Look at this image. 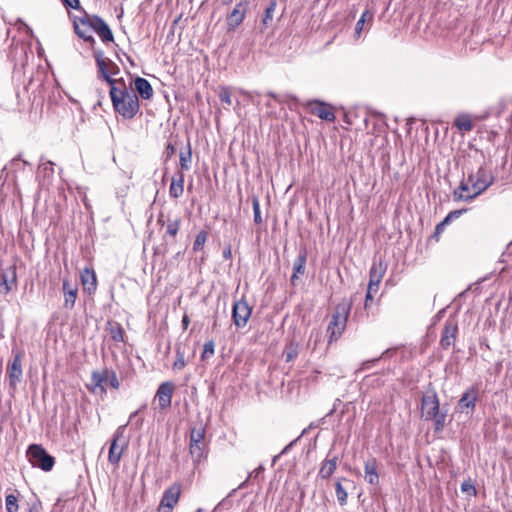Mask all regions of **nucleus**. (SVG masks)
Here are the masks:
<instances>
[{
    "label": "nucleus",
    "instance_id": "obj_28",
    "mask_svg": "<svg viewBox=\"0 0 512 512\" xmlns=\"http://www.w3.org/2000/svg\"><path fill=\"white\" fill-rule=\"evenodd\" d=\"M184 191V174L179 172L177 176L172 178L171 185L169 188V195L172 198H179Z\"/></svg>",
    "mask_w": 512,
    "mask_h": 512
},
{
    "label": "nucleus",
    "instance_id": "obj_64",
    "mask_svg": "<svg viewBox=\"0 0 512 512\" xmlns=\"http://www.w3.org/2000/svg\"><path fill=\"white\" fill-rule=\"evenodd\" d=\"M223 5H228L232 2V0H221Z\"/></svg>",
    "mask_w": 512,
    "mask_h": 512
},
{
    "label": "nucleus",
    "instance_id": "obj_62",
    "mask_svg": "<svg viewBox=\"0 0 512 512\" xmlns=\"http://www.w3.org/2000/svg\"><path fill=\"white\" fill-rule=\"evenodd\" d=\"M181 323H182L183 329L186 330L190 324V319H189L188 315L185 314L183 316Z\"/></svg>",
    "mask_w": 512,
    "mask_h": 512
},
{
    "label": "nucleus",
    "instance_id": "obj_5",
    "mask_svg": "<svg viewBox=\"0 0 512 512\" xmlns=\"http://www.w3.org/2000/svg\"><path fill=\"white\" fill-rule=\"evenodd\" d=\"M456 163L461 168L463 176H469L480 166L486 165L485 155L481 150L469 148L461 152Z\"/></svg>",
    "mask_w": 512,
    "mask_h": 512
},
{
    "label": "nucleus",
    "instance_id": "obj_38",
    "mask_svg": "<svg viewBox=\"0 0 512 512\" xmlns=\"http://www.w3.org/2000/svg\"><path fill=\"white\" fill-rule=\"evenodd\" d=\"M283 355L286 362H291L298 356V345L290 342L286 345Z\"/></svg>",
    "mask_w": 512,
    "mask_h": 512
},
{
    "label": "nucleus",
    "instance_id": "obj_24",
    "mask_svg": "<svg viewBox=\"0 0 512 512\" xmlns=\"http://www.w3.org/2000/svg\"><path fill=\"white\" fill-rule=\"evenodd\" d=\"M373 19H374V13L372 11H370L369 9H366L361 17L359 18V20L357 21L356 25H355V29H354V38L355 39H359L362 35V32H364L365 30H368L372 23H373Z\"/></svg>",
    "mask_w": 512,
    "mask_h": 512
},
{
    "label": "nucleus",
    "instance_id": "obj_58",
    "mask_svg": "<svg viewBox=\"0 0 512 512\" xmlns=\"http://www.w3.org/2000/svg\"><path fill=\"white\" fill-rule=\"evenodd\" d=\"M178 230H179V226H167V233L171 237H174L178 233Z\"/></svg>",
    "mask_w": 512,
    "mask_h": 512
},
{
    "label": "nucleus",
    "instance_id": "obj_32",
    "mask_svg": "<svg viewBox=\"0 0 512 512\" xmlns=\"http://www.w3.org/2000/svg\"><path fill=\"white\" fill-rule=\"evenodd\" d=\"M454 126L460 131L469 132L473 129V122L469 115L461 114L455 118Z\"/></svg>",
    "mask_w": 512,
    "mask_h": 512
},
{
    "label": "nucleus",
    "instance_id": "obj_33",
    "mask_svg": "<svg viewBox=\"0 0 512 512\" xmlns=\"http://www.w3.org/2000/svg\"><path fill=\"white\" fill-rule=\"evenodd\" d=\"M205 443H189V453L195 464H199L204 456Z\"/></svg>",
    "mask_w": 512,
    "mask_h": 512
},
{
    "label": "nucleus",
    "instance_id": "obj_46",
    "mask_svg": "<svg viewBox=\"0 0 512 512\" xmlns=\"http://www.w3.org/2000/svg\"><path fill=\"white\" fill-rule=\"evenodd\" d=\"M214 352H215L214 342L212 340L205 342V344L203 346L202 355H201L202 360L210 358L211 356L214 355Z\"/></svg>",
    "mask_w": 512,
    "mask_h": 512
},
{
    "label": "nucleus",
    "instance_id": "obj_34",
    "mask_svg": "<svg viewBox=\"0 0 512 512\" xmlns=\"http://www.w3.org/2000/svg\"><path fill=\"white\" fill-rule=\"evenodd\" d=\"M206 428L200 423L190 431V443H205Z\"/></svg>",
    "mask_w": 512,
    "mask_h": 512
},
{
    "label": "nucleus",
    "instance_id": "obj_21",
    "mask_svg": "<svg viewBox=\"0 0 512 512\" xmlns=\"http://www.w3.org/2000/svg\"><path fill=\"white\" fill-rule=\"evenodd\" d=\"M77 293V285L70 283L68 279H63L64 307L66 309H73L77 299Z\"/></svg>",
    "mask_w": 512,
    "mask_h": 512
},
{
    "label": "nucleus",
    "instance_id": "obj_53",
    "mask_svg": "<svg viewBox=\"0 0 512 512\" xmlns=\"http://www.w3.org/2000/svg\"><path fill=\"white\" fill-rule=\"evenodd\" d=\"M446 226H435L434 233L429 237L428 243L430 244L432 241L438 242L440 235L444 232Z\"/></svg>",
    "mask_w": 512,
    "mask_h": 512
},
{
    "label": "nucleus",
    "instance_id": "obj_55",
    "mask_svg": "<svg viewBox=\"0 0 512 512\" xmlns=\"http://www.w3.org/2000/svg\"><path fill=\"white\" fill-rule=\"evenodd\" d=\"M378 290H379V283L369 281L368 287H367V293L374 296L378 292Z\"/></svg>",
    "mask_w": 512,
    "mask_h": 512
},
{
    "label": "nucleus",
    "instance_id": "obj_19",
    "mask_svg": "<svg viewBox=\"0 0 512 512\" xmlns=\"http://www.w3.org/2000/svg\"><path fill=\"white\" fill-rule=\"evenodd\" d=\"M174 388L175 386L171 381H166L159 385L155 398L158 400L161 409L170 407Z\"/></svg>",
    "mask_w": 512,
    "mask_h": 512
},
{
    "label": "nucleus",
    "instance_id": "obj_44",
    "mask_svg": "<svg viewBox=\"0 0 512 512\" xmlns=\"http://www.w3.org/2000/svg\"><path fill=\"white\" fill-rule=\"evenodd\" d=\"M218 97L220 101L228 106L232 104L231 100V91L229 87L223 86L220 87Z\"/></svg>",
    "mask_w": 512,
    "mask_h": 512
},
{
    "label": "nucleus",
    "instance_id": "obj_26",
    "mask_svg": "<svg viewBox=\"0 0 512 512\" xmlns=\"http://www.w3.org/2000/svg\"><path fill=\"white\" fill-rule=\"evenodd\" d=\"M365 480L371 485L379 484V474L377 471V460L375 458L368 459L364 464Z\"/></svg>",
    "mask_w": 512,
    "mask_h": 512
},
{
    "label": "nucleus",
    "instance_id": "obj_41",
    "mask_svg": "<svg viewBox=\"0 0 512 512\" xmlns=\"http://www.w3.org/2000/svg\"><path fill=\"white\" fill-rule=\"evenodd\" d=\"M263 472H264V467L262 465H259L257 468H255L252 472L249 473V475L247 476V478L245 479L244 482H242L238 487L237 489H243L244 487H246L248 481L250 479H258L260 477H262L263 475Z\"/></svg>",
    "mask_w": 512,
    "mask_h": 512
},
{
    "label": "nucleus",
    "instance_id": "obj_20",
    "mask_svg": "<svg viewBox=\"0 0 512 512\" xmlns=\"http://www.w3.org/2000/svg\"><path fill=\"white\" fill-rule=\"evenodd\" d=\"M90 20L91 16H85L79 20H74L73 26L74 31L79 38H82L86 42L94 43L95 40L91 34V31H93L92 27L88 24H83V22Z\"/></svg>",
    "mask_w": 512,
    "mask_h": 512
},
{
    "label": "nucleus",
    "instance_id": "obj_10",
    "mask_svg": "<svg viewBox=\"0 0 512 512\" xmlns=\"http://www.w3.org/2000/svg\"><path fill=\"white\" fill-rule=\"evenodd\" d=\"M252 314V308L244 299L234 302L232 307V320L234 325L238 328H244Z\"/></svg>",
    "mask_w": 512,
    "mask_h": 512
},
{
    "label": "nucleus",
    "instance_id": "obj_37",
    "mask_svg": "<svg viewBox=\"0 0 512 512\" xmlns=\"http://www.w3.org/2000/svg\"><path fill=\"white\" fill-rule=\"evenodd\" d=\"M54 163L51 161L43 162V158L41 159V163L38 168V173L42 174L44 178H50L54 174Z\"/></svg>",
    "mask_w": 512,
    "mask_h": 512
},
{
    "label": "nucleus",
    "instance_id": "obj_40",
    "mask_svg": "<svg viewBox=\"0 0 512 512\" xmlns=\"http://www.w3.org/2000/svg\"><path fill=\"white\" fill-rule=\"evenodd\" d=\"M335 492L337 496V500L341 506H344L347 503L348 494L344 487L342 486L340 481H337L335 484Z\"/></svg>",
    "mask_w": 512,
    "mask_h": 512
},
{
    "label": "nucleus",
    "instance_id": "obj_52",
    "mask_svg": "<svg viewBox=\"0 0 512 512\" xmlns=\"http://www.w3.org/2000/svg\"><path fill=\"white\" fill-rule=\"evenodd\" d=\"M464 211L462 209L451 211L439 224H449V222L457 219Z\"/></svg>",
    "mask_w": 512,
    "mask_h": 512
},
{
    "label": "nucleus",
    "instance_id": "obj_39",
    "mask_svg": "<svg viewBox=\"0 0 512 512\" xmlns=\"http://www.w3.org/2000/svg\"><path fill=\"white\" fill-rule=\"evenodd\" d=\"M192 160V153L190 145H188V149L186 152H180V166L182 170H189L190 163Z\"/></svg>",
    "mask_w": 512,
    "mask_h": 512
},
{
    "label": "nucleus",
    "instance_id": "obj_8",
    "mask_svg": "<svg viewBox=\"0 0 512 512\" xmlns=\"http://www.w3.org/2000/svg\"><path fill=\"white\" fill-rule=\"evenodd\" d=\"M480 383L469 386L461 395L457 403V411L461 414L472 415L480 393Z\"/></svg>",
    "mask_w": 512,
    "mask_h": 512
},
{
    "label": "nucleus",
    "instance_id": "obj_17",
    "mask_svg": "<svg viewBox=\"0 0 512 512\" xmlns=\"http://www.w3.org/2000/svg\"><path fill=\"white\" fill-rule=\"evenodd\" d=\"M481 193L477 189H472V183L469 181V177L466 176L460 182V185L453 192V198L456 201H468L476 198Z\"/></svg>",
    "mask_w": 512,
    "mask_h": 512
},
{
    "label": "nucleus",
    "instance_id": "obj_43",
    "mask_svg": "<svg viewBox=\"0 0 512 512\" xmlns=\"http://www.w3.org/2000/svg\"><path fill=\"white\" fill-rule=\"evenodd\" d=\"M238 489L235 488V489H232L231 492L224 498L222 499L213 509L212 512H216L217 510H220L222 508L224 509H229L232 507V501L229 499Z\"/></svg>",
    "mask_w": 512,
    "mask_h": 512
},
{
    "label": "nucleus",
    "instance_id": "obj_12",
    "mask_svg": "<svg viewBox=\"0 0 512 512\" xmlns=\"http://www.w3.org/2000/svg\"><path fill=\"white\" fill-rule=\"evenodd\" d=\"M17 288V271L14 265L4 268L0 272V294L7 295Z\"/></svg>",
    "mask_w": 512,
    "mask_h": 512
},
{
    "label": "nucleus",
    "instance_id": "obj_14",
    "mask_svg": "<svg viewBox=\"0 0 512 512\" xmlns=\"http://www.w3.org/2000/svg\"><path fill=\"white\" fill-rule=\"evenodd\" d=\"M83 24H88L92 27L103 42H113L114 36L109 25L99 16L92 15L90 21H85Z\"/></svg>",
    "mask_w": 512,
    "mask_h": 512
},
{
    "label": "nucleus",
    "instance_id": "obj_25",
    "mask_svg": "<svg viewBox=\"0 0 512 512\" xmlns=\"http://www.w3.org/2000/svg\"><path fill=\"white\" fill-rule=\"evenodd\" d=\"M81 282L84 291H86L88 294L94 293L97 289V278L94 270L85 268L81 272Z\"/></svg>",
    "mask_w": 512,
    "mask_h": 512
},
{
    "label": "nucleus",
    "instance_id": "obj_13",
    "mask_svg": "<svg viewBox=\"0 0 512 512\" xmlns=\"http://www.w3.org/2000/svg\"><path fill=\"white\" fill-rule=\"evenodd\" d=\"M14 356L12 361L8 364L7 374L9 377V384L11 387H16L18 383L22 379L23 371H22V358L23 351L14 352Z\"/></svg>",
    "mask_w": 512,
    "mask_h": 512
},
{
    "label": "nucleus",
    "instance_id": "obj_22",
    "mask_svg": "<svg viewBox=\"0 0 512 512\" xmlns=\"http://www.w3.org/2000/svg\"><path fill=\"white\" fill-rule=\"evenodd\" d=\"M386 270L387 264L385 263V261L381 257H375L373 259V263L369 271V281H373L380 284L383 276L386 273Z\"/></svg>",
    "mask_w": 512,
    "mask_h": 512
},
{
    "label": "nucleus",
    "instance_id": "obj_29",
    "mask_svg": "<svg viewBox=\"0 0 512 512\" xmlns=\"http://www.w3.org/2000/svg\"><path fill=\"white\" fill-rule=\"evenodd\" d=\"M307 255L305 251H301L296 257L293 263V274L291 276V282L294 284L299 274H304L306 265Z\"/></svg>",
    "mask_w": 512,
    "mask_h": 512
},
{
    "label": "nucleus",
    "instance_id": "obj_48",
    "mask_svg": "<svg viewBox=\"0 0 512 512\" xmlns=\"http://www.w3.org/2000/svg\"><path fill=\"white\" fill-rule=\"evenodd\" d=\"M138 413V410L131 413L128 420V423L131 424V427L135 429H140L144 422V419L142 417H138Z\"/></svg>",
    "mask_w": 512,
    "mask_h": 512
},
{
    "label": "nucleus",
    "instance_id": "obj_60",
    "mask_svg": "<svg viewBox=\"0 0 512 512\" xmlns=\"http://www.w3.org/2000/svg\"><path fill=\"white\" fill-rule=\"evenodd\" d=\"M326 418L327 417L324 416V417L318 419L317 421L312 422L309 427L310 428H317V427L321 426L324 423Z\"/></svg>",
    "mask_w": 512,
    "mask_h": 512
},
{
    "label": "nucleus",
    "instance_id": "obj_30",
    "mask_svg": "<svg viewBox=\"0 0 512 512\" xmlns=\"http://www.w3.org/2000/svg\"><path fill=\"white\" fill-rule=\"evenodd\" d=\"M28 164L27 161L25 160H22L20 156H17V157H14L10 162L9 164H7L6 166L3 167L2 171H1V176L0 178H2L5 175V179L8 177L9 173L11 172H17L19 170H23L24 167Z\"/></svg>",
    "mask_w": 512,
    "mask_h": 512
},
{
    "label": "nucleus",
    "instance_id": "obj_54",
    "mask_svg": "<svg viewBox=\"0 0 512 512\" xmlns=\"http://www.w3.org/2000/svg\"><path fill=\"white\" fill-rule=\"evenodd\" d=\"M66 8L79 9L80 2L79 0H61Z\"/></svg>",
    "mask_w": 512,
    "mask_h": 512
},
{
    "label": "nucleus",
    "instance_id": "obj_47",
    "mask_svg": "<svg viewBox=\"0 0 512 512\" xmlns=\"http://www.w3.org/2000/svg\"><path fill=\"white\" fill-rule=\"evenodd\" d=\"M252 207L254 212V222L255 224H261L262 223V217L260 212V203L258 197L254 196L252 198Z\"/></svg>",
    "mask_w": 512,
    "mask_h": 512
},
{
    "label": "nucleus",
    "instance_id": "obj_1",
    "mask_svg": "<svg viewBox=\"0 0 512 512\" xmlns=\"http://www.w3.org/2000/svg\"><path fill=\"white\" fill-rule=\"evenodd\" d=\"M109 95L113 109L124 119H132L140 112L138 95L125 80L110 88Z\"/></svg>",
    "mask_w": 512,
    "mask_h": 512
},
{
    "label": "nucleus",
    "instance_id": "obj_7",
    "mask_svg": "<svg viewBox=\"0 0 512 512\" xmlns=\"http://www.w3.org/2000/svg\"><path fill=\"white\" fill-rule=\"evenodd\" d=\"M127 424L120 425L113 434V438L110 444L108 461L112 465H118L124 449L127 447V440H125L124 434Z\"/></svg>",
    "mask_w": 512,
    "mask_h": 512
},
{
    "label": "nucleus",
    "instance_id": "obj_3",
    "mask_svg": "<svg viewBox=\"0 0 512 512\" xmlns=\"http://www.w3.org/2000/svg\"><path fill=\"white\" fill-rule=\"evenodd\" d=\"M352 307V301L343 299L339 302L332 314L331 320L327 327V334L329 337V343L337 340L346 328L347 319L350 314Z\"/></svg>",
    "mask_w": 512,
    "mask_h": 512
},
{
    "label": "nucleus",
    "instance_id": "obj_27",
    "mask_svg": "<svg viewBox=\"0 0 512 512\" xmlns=\"http://www.w3.org/2000/svg\"><path fill=\"white\" fill-rule=\"evenodd\" d=\"M328 456H330V454H328ZM337 461V456H333L332 458L327 457L321 464L318 473L319 477H321L322 479H327L331 477L337 468Z\"/></svg>",
    "mask_w": 512,
    "mask_h": 512
},
{
    "label": "nucleus",
    "instance_id": "obj_16",
    "mask_svg": "<svg viewBox=\"0 0 512 512\" xmlns=\"http://www.w3.org/2000/svg\"><path fill=\"white\" fill-rule=\"evenodd\" d=\"M458 332V324L455 319H447L441 334L440 345L443 349H449L454 345Z\"/></svg>",
    "mask_w": 512,
    "mask_h": 512
},
{
    "label": "nucleus",
    "instance_id": "obj_35",
    "mask_svg": "<svg viewBox=\"0 0 512 512\" xmlns=\"http://www.w3.org/2000/svg\"><path fill=\"white\" fill-rule=\"evenodd\" d=\"M109 334L113 341L115 342H123L124 341V330L120 323L118 322H109Z\"/></svg>",
    "mask_w": 512,
    "mask_h": 512
},
{
    "label": "nucleus",
    "instance_id": "obj_9",
    "mask_svg": "<svg viewBox=\"0 0 512 512\" xmlns=\"http://www.w3.org/2000/svg\"><path fill=\"white\" fill-rule=\"evenodd\" d=\"M468 177L469 181L472 183V189H477L480 193H483L489 188L495 180L492 172L487 169L485 165L480 166Z\"/></svg>",
    "mask_w": 512,
    "mask_h": 512
},
{
    "label": "nucleus",
    "instance_id": "obj_56",
    "mask_svg": "<svg viewBox=\"0 0 512 512\" xmlns=\"http://www.w3.org/2000/svg\"><path fill=\"white\" fill-rule=\"evenodd\" d=\"M388 353V350H386L385 352L382 353V355L378 358H375L373 360H367L365 362L362 363V369L365 370V369H368L370 368V365L379 361L384 355H386Z\"/></svg>",
    "mask_w": 512,
    "mask_h": 512
},
{
    "label": "nucleus",
    "instance_id": "obj_23",
    "mask_svg": "<svg viewBox=\"0 0 512 512\" xmlns=\"http://www.w3.org/2000/svg\"><path fill=\"white\" fill-rule=\"evenodd\" d=\"M133 90L144 100H150L154 94L150 82L143 77H136L134 79Z\"/></svg>",
    "mask_w": 512,
    "mask_h": 512
},
{
    "label": "nucleus",
    "instance_id": "obj_42",
    "mask_svg": "<svg viewBox=\"0 0 512 512\" xmlns=\"http://www.w3.org/2000/svg\"><path fill=\"white\" fill-rule=\"evenodd\" d=\"M5 507L7 512H17L19 508L17 497L13 494L7 495L5 499Z\"/></svg>",
    "mask_w": 512,
    "mask_h": 512
},
{
    "label": "nucleus",
    "instance_id": "obj_2",
    "mask_svg": "<svg viewBox=\"0 0 512 512\" xmlns=\"http://www.w3.org/2000/svg\"><path fill=\"white\" fill-rule=\"evenodd\" d=\"M421 416L425 421H433L435 432H441L444 429L447 410H440V403L435 390L428 391L422 396Z\"/></svg>",
    "mask_w": 512,
    "mask_h": 512
},
{
    "label": "nucleus",
    "instance_id": "obj_49",
    "mask_svg": "<svg viewBox=\"0 0 512 512\" xmlns=\"http://www.w3.org/2000/svg\"><path fill=\"white\" fill-rule=\"evenodd\" d=\"M107 383L114 389L119 388L120 383L115 371L107 369Z\"/></svg>",
    "mask_w": 512,
    "mask_h": 512
},
{
    "label": "nucleus",
    "instance_id": "obj_63",
    "mask_svg": "<svg viewBox=\"0 0 512 512\" xmlns=\"http://www.w3.org/2000/svg\"><path fill=\"white\" fill-rule=\"evenodd\" d=\"M223 257H224L225 259H229V258H231V249H230V248H226V249H224V251H223Z\"/></svg>",
    "mask_w": 512,
    "mask_h": 512
},
{
    "label": "nucleus",
    "instance_id": "obj_6",
    "mask_svg": "<svg viewBox=\"0 0 512 512\" xmlns=\"http://www.w3.org/2000/svg\"><path fill=\"white\" fill-rule=\"evenodd\" d=\"M27 456L34 467H38L45 472L51 471L54 467V457L48 454L40 444L29 445L27 449Z\"/></svg>",
    "mask_w": 512,
    "mask_h": 512
},
{
    "label": "nucleus",
    "instance_id": "obj_45",
    "mask_svg": "<svg viewBox=\"0 0 512 512\" xmlns=\"http://www.w3.org/2000/svg\"><path fill=\"white\" fill-rule=\"evenodd\" d=\"M206 240H207V232L204 230L199 232L194 241L193 250L195 252L202 250L205 245Z\"/></svg>",
    "mask_w": 512,
    "mask_h": 512
},
{
    "label": "nucleus",
    "instance_id": "obj_18",
    "mask_svg": "<svg viewBox=\"0 0 512 512\" xmlns=\"http://www.w3.org/2000/svg\"><path fill=\"white\" fill-rule=\"evenodd\" d=\"M107 384V368L102 370H94L91 373L90 385H88V389L94 393H100L101 395L106 394Z\"/></svg>",
    "mask_w": 512,
    "mask_h": 512
},
{
    "label": "nucleus",
    "instance_id": "obj_57",
    "mask_svg": "<svg viewBox=\"0 0 512 512\" xmlns=\"http://www.w3.org/2000/svg\"><path fill=\"white\" fill-rule=\"evenodd\" d=\"M296 441H297V439H295L294 441H292V442H290L288 445H286V446L283 448V450L281 451V453H280L278 456H276V457L274 458V461H275L277 458H279L281 455L286 454V453H287V452L292 448V446L294 445V443H295Z\"/></svg>",
    "mask_w": 512,
    "mask_h": 512
},
{
    "label": "nucleus",
    "instance_id": "obj_31",
    "mask_svg": "<svg viewBox=\"0 0 512 512\" xmlns=\"http://www.w3.org/2000/svg\"><path fill=\"white\" fill-rule=\"evenodd\" d=\"M312 113L322 120H326L329 122H333L335 120V115L331 107L323 103H316V106L312 108Z\"/></svg>",
    "mask_w": 512,
    "mask_h": 512
},
{
    "label": "nucleus",
    "instance_id": "obj_59",
    "mask_svg": "<svg viewBox=\"0 0 512 512\" xmlns=\"http://www.w3.org/2000/svg\"><path fill=\"white\" fill-rule=\"evenodd\" d=\"M339 403H340V399H336V400H335V402H334V404H333V406H332V408H331V409L329 410V412L325 415V417H330V416H332V415L335 413V411H336V409H337V405H338Z\"/></svg>",
    "mask_w": 512,
    "mask_h": 512
},
{
    "label": "nucleus",
    "instance_id": "obj_51",
    "mask_svg": "<svg viewBox=\"0 0 512 512\" xmlns=\"http://www.w3.org/2000/svg\"><path fill=\"white\" fill-rule=\"evenodd\" d=\"M461 491L470 496H475L477 493L476 488L471 481H464L461 484Z\"/></svg>",
    "mask_w": 512,
    "mask_h": 512
},
{
    "label": "nucleus",
    "instance_id": "obj_15",
    "mask_svg": "<svg viewBox=\"0 0 512 512\" xmlns=\"http://www.w3.org/2000/svg\"><path fill=\"white\" fill-rule=\"evenodd\" d=\"M181 489L179 485H173L167 488L160 501L159 512H171L178 503Z\"/></svg>",
    "mask_w": 512,
    "mask_h": 512
},
{
    "label": "nucleus",
    "instance_id": "obj_4",
    "mask_svg": "<svg viewBox=\"0 0 512 512\" xmlns=\"http://www.w3.org/2000/svg\"><path fill=\"white\" fill-rule=\"evenodd\" d=\"M94 58L98 68L97 78L103 79L110 88L117 86L120 80H124L123 78H113L114 75L119 74L120 68L111 59L105 57L102 50L94 51Z\"/></svg>",
    "mask_w": 512,
    "mask_h": 512
},
{
    "label": "nucleus",
    "instance_id": "obj_61",
    "mask_svg": "<svg viewBox=\"0 0 512 512\" xmlns=\"http://www.w3.org/2000/svg\"><path fill=\"white\" fill-rule=\"evenodd\" d=\"M373 301V295L369 294L366 292V296H365V303H364V307L365 309H368L369 306H370V303Z\"/></svg>",
    "mask_w": 512,
    "mask_h": 512
},
{
    "label": "nucleus",
    "instance_id": "obj_50",
    "mask_svg": "<svg viewBox=\"0 0 512 512\" xmlns=\"http://www.w3.org/2000/svg\"><path fill=\"white\" fill-rule=\"evenodd\" d=\"M185 366V358L184 353L180 351V349L177 350L176 353V360L173 363V369L174 370H181Z\"/></svg>",
    "mask_w": 512,
    "mask_h": 512
},
{
    "label": "nucleus",
    "instance_id": "obj_11",
    "mask_svg": "<svg viewBox=\"0 0 512 512\" xmlns=\"http://www.w3.org/2000/svg\"><path fill=\"white\" fill-rule=\"evenodd\" d=\"M248 9V2L241 1L235 5L226 17L227 31L232 32L244 21Z\"/></svg>",
    "mask_w": 512,
    "mask_h": 512
},
{
    "label": "nucleus",
    "instance_id": "obj_36",
    "mask_svg": "<svg viewBox=\"0 0 512 512\" xmlns=\"http://www.w3.org/2000/svg\"><path fill=\"white\" fill-rule=\"evenodd\" d=\"M277 0H270L269 5L266 7L264 16L262 18V25L267 27L273 20V15L276 10Z\"/></svg>",
    "mask_w": 512,
    "mask_h": 512
}]
</instances>
